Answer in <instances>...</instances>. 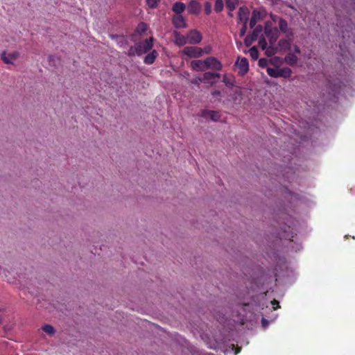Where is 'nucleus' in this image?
I'll use <instances>...</instances> for the list:
<instances>
[{"label": "nucleus", "mask_w": 355, "mask_h": 355, "mask_svg": "<svg viewBox=\"0 0 355 355\" xmlns=\"http://www.w3.org/2000/svg\"><path fill=\"white\" fill-rule=\"evenodd\" d=\"M266 71H267L268 75L272 78L282 77L284 78H289L292 73L291 69L288 67H284V68L267 67Z\"/></svg>", "instance_id": "nucleus-1"}, {"label": "nucleus", "mask_w": 355, "mask_h": 355, "mask_svg": "<svg viewBox=\"0 0 355 355\" xmlns=\"http://www.w3.org/2000/svg\"><path fill=\"white\" fill-rule=\"evenodd\" d=\"M153 38L150 37L149 39H146L143 42H139L136 43V46L137 49V55L140 56L144 53H146L150 51L153 46Z\"/></svg>", "instance_id": "nucleus-2"}, {"label": "nucleus", "mask_w": 355, "mask_h": 355, "mask_svg": "<svg viewBox=\"0 0 355 355\" xmlns=\"http://www.w3.org/2000/svg\"><path fill=\"white\" fill-rule=\"evenodd\" d=\"M183 53L189 58H200L203 54V50L200 47L194 46H185L182 51Z\"/></svg>", "instance_id": "nucleus-3"}, {"label": "nucleus", "mask_w": 355, "mask_h": 355, "mask_svg": "<svg viewBox=\"0 0 355 355\" xmlns=\"http://www.w3.org/2000/svg\"><path fill=\"white\" fill-rule=\"evenodd\" d=\"M207 68L216 71H220L223 68L222 63L215 57L210 56L206 58Z\"/></svg>", "instance_id": "nucleus-4"}, {"label": "nucleus", "mask_w": 355, "mask_h": 355, "mask_svg": "<svg viewBox=\"0 0 355 355\" xmlns=\"http://www.w3.org/2000/svg\"><path fill=\"white\" fill-rule=\"evenodd\" d=\"M235 66L239 68L238 73L240 76H244L249 70V63L246 58H239L235 62Z\"/></svg>", "instance_id": "nucleus-5"}, {"label": "nucleus", "mask_w": 355, "mask_h": 355, "mask_svg": "<svg viewBox=\"0 0 355 355\" xmlns=\"http://www.w3.org/2000/svg\"><path fill=\"white\" fill-rule=\"evenodd\" d=\"M202 39L200 33L196 30L191 31L187 34V40L189 44H199Z\"/></svg>", "instance_id": "nucleus-6"}, {"label": "nucleus", "mask_w": 355, "mask_h": 355, "mask_svg": "<svg viewBox=\"0 0 355 355\" xmlns=\"http://www.w3.org/2000/svg\"><path fill=\"white\" fill-rule=\"evenodd\" d=\"M206 63V59L202 60H194L191 62V67L193 70L196 71H203L207 69Z\"/></svg>", "instance_id": "nucleus-7"}, {"label": "nucleus", "mask_w": 355, "mask_h": 355, "mask_svg": "<svg viewBox=\"0 0 355 355\" xmlns=\"http://www.w3.org/2000/svg\"><path fill=\"white\" fill-rule=\"evenodd\" d=\"M250 11L249 9L243 6L241 7L239 10L238 12V19L239 21L242 22L243 24H247L248 21Z\"/></svg>", "instance_id": "nucleus-8"}, {"label": "nucleus", "mask_w": 355, "mask_h": 355, "mask_svg": "<svg viewBox=\"0 0 355 355\" xmlns=\"http://www.w3.org/2000/svg\"><path fill=\"white\" fill-rule=\"evenodd\" d=\"M172 22L177 28H183L187 27L184 17L181 15H175L172 18Z\"/></svg>", "instance_id": "nucleus-9"}, {"label": "nucleus", "mask_w": 355, "mask_h": 355, "mask_svg": "<svg viewBox=\"0 0 355 355\" xmlns=\"http://www.w3.org/2000/svg\"><path fill=\"white\" fill-rule=\"evenodd\" d=\"M19 53L17 51L7 54L3 52L1 54V59L6 64H13V62L19 57Z\"/></svg>", "instance_id": "nucleus-10"}, {"label": "nucleus", "mask_w": 355, "mask_h": 355, "mask_svg": "<svg viewBox=\"0 0 355 355\" xmlns=\"http://www.w3.org/2000/svg\"><path fill=\"white\" fill-rule=\"evenodd\" d=\"M201 9V5L199 2L191 0L187 6V11L189 14L197 15L200 12Z\"/></svg>", "instance_id": "nucleus-11"}, {"label": "nucleus", "mask_w": 355, "mask_h": 355, "mask_svg": "<svg viewBox=\"0 0 355 355\" xmlns=\"http://www.w3.org/2000/svg\"><path fill=\"white\" fill-rule=\"evenodd\" d=\"M201 116H209L213 121H218L220 119V114L218 111L203 110Z\"/></svg>", "instance_id": "nucleus-12"}, {"label": "nucleus", "mask_w": 355, "mask_h": 355, "mask_svg": "<svg viewBox=\"0 0 355 355\" xmlns=\"http://www.w3.org/2000/svg\"><path fill=\"white\" fill-rule=\"evenodd\" d=\"M277 29L274 30L266 28L265 33L269 38V42L270 46H273L277 40Z\"/></svg>", "instance_id": "nucleus-13"}, {"label": "nucleus", "mask_w": 355, "mask_h": 355, "mask_svg": "<svg viewBox=\"0 0 355 355\" xmlns=\"http://www.w3.org/2000/svg\"><path fill=\"white\" fill-rule=\"evenodd\" d=\"M223 82L227 87H232L234 85L235 78L233 75L225 73L223 76Z\"/></svg>", "instance_id": "nucleus-14"}, {"label": "nucleus", "mask_w": 355, "mask_h": 355, "mask_svg": "<svg viewBox=\"0 0 355 355\" xmlns=\"http://www.w3.org/2000/svg\"><path fill=\"white\" fill-rule=\"evenodd\" d=\"M186 8L185 4L182 2H175L172 7V10L177 15H180Z\"/></svg>", "instance_id": "nucleus-15"}, {"label": "nucleus", "mask_w": 355, "mask_h": 355, "mask_svg": "<svg viewBox=\"0 0 355 355\" xmlns=\"http://www.w3.org/2000/svg\"><path fill=\"white\" fill-rule=\"evenodd\" d=\"M157 56V51L155 50H153L145 56L144 62L146 64H151L154 62Z\"/></svg>", "instance_id": "nucleus-16"}, {"label": "nucleus", "mask_w": 355, "mask_h": 355, "mask_svg": "<svg viewBox=\"0 0 355 355\" xmlns=\"http://www.w3.org/2000/svg\"><path fill=\"white\" fill-rule=\"evenodd\" d=\"M187 42H188L187 37H185L183 35H181L180 33H177V32L175 33V42L178 46H183Z\"/></svg>", "instance_id": "nucleus-17"}, {"label": "nucleus", "mask_w": 355, "mask_h": 355, "mask_svg": "<svg viewBox=\"0 0 355 355\" xmlns=\"http://www.w3.org/2000/svg\"><path fill=\"white\" fill-rule=\"evenodd\" d=\"M220 77V74L218 73L207 71L203 74V78L202 79V80H211L216 78H219Z\"/></svg>", "instance_id": "nucleus-18"}, {"label": "nucleus", "mask_w": 355, "mask_h": 355, "mask_svg": "<svg viewBox=\"0 0 355 355\" xmlns=\"http://www.w3.org/2000/svg\"><path fill=\"white\" fill-rule=\"evenodd\" d=\"M259 18V12L257 10H253L251 18L250 19V27L254 28Z\"/></svg>", "instance_id": "nucleus-19"}, {"label": "nucleus", "mask_w": 355, "mask_h": 355, "mask_svg": "<svg viewBox=\"0 0 355 355\" xmlns=\"http://www.w3.org/2000/svg\"><path fill=\"white\" fill-rule=\"evenodd\" d=\"M285 61L289 65H294L297 63V58L293 53H288L285 57Z\"/></svg>", "instance_id": "nucleus-20"}, {"label": "nucleus", "mask_w": 355, "mask_h": 355, "mask_svg": "<svg viewBox=\"0 0 355 355\" xmlns=\"http://www.w3.org/2000/svg\"><path fill=\"white\" fill-rule=\"evenodd\" d=\"M238 3L239 0H225L226 7L230 11H233Z\"/></svg>", "instance_id": "nucleus-21"}, {"label": "nucleus", "mask_w": 355, "mask_h": 355, "mask_svg": "<svg viewBox=\"0 0 355 355\" xmlns=\"http://www.w3.org/2000/svg\"><path fill=\"white\" fill-rule=\"evenodd\" d=\"M42 329L50 336H53L55 334V329L50 324H44L42 327Z\"/></svg>", "instance_id": "nucleus-22"}, {"label": "nucleus", "mask_w": 355, "mask_h": 355, "mask_svg": "<svg viewBox=\"0 0 355 355\" xmlns=\"http://www.w3.org/2000/svg\"><path fill=\"white\" fill-rule=\"evenodd\" d=\"M278 25H279V28L280 29L281 31H282L283 33H286V31H287V27H288V24H287V21L282 19V18H280L279 20V22H278Z\"/></svg>", "instance_id": "nucleus-23"}, {"label": "nucleus", "mask_w": 355, "mask_h": 355, "mask_svg": "<svg viewBox=\"0 0 355 355\" xmlns=\"http://www.w3.org/2000/svg\"><path fill=\"white\" fill-rule=\"evenodd\" d=\"M148 28L147 24L144 22H140L137 28H136V32L139 34H141L146 31Z\"/></svg>", "instance_id": "nucleus-24"}, {"label": "nucleus", "mask_w": 355, "mask_h": 355, "mask_svg": "<svg viewBox=\"0 0 355 355\" xmlns=\"http://www.w3.org/2000/svg\"><path fill=\"white\" fill-rule=\"evenodd\" d=\"M249 53L251 58L254 60H257L259 57V51L255 46H252L250 49Z\"/></svg>", "instance_id": "nucleus-25"}, {"label": "nucleus", "mask_w": 355, "mask_h": 355, "mask_svg": "<svg viewBox=\"0 0 355 355\" xmlns=\"http://www.w3.org/2000/svg\"><path fill=\"white\" fill-rule=\"evenodd\" d=\"M257 40L255 37L252 35H248L245 37L244 40V43L246 46H250L252 44Z\"/></svg>", "instance_id": "nucleus-26"}, {"label": "nucleus", "mask_w": 355, "mask_h": 355, "mask_svg": "<svg viewBox=\"0 0 355 355\" xmlns=\"http://www.w3.org/2000/svg\"><path fill=\"white\" fill-rule=\"evenodd\" d=\"M223 0H216L214 5V10L216 12H220L223 9Z\"/></svg>", "instance_id": "nucleus-27"}, {"label": "nucleus", "mask_w": 355, "mask_h": 355, "mask_svg": "<svg viewBox=\"0 0 355 355\" xmlns=\"http://www.w3.org/2000/svg\"><path fill=\"white\" fill-rule=\"evenodd\" d=\"M262 32V26L261 25H258L257 26L252 33V35H253L254 37H255L257 39L259 36V35Z\"/></svg>", "instance_id": "nucleus-28"}, {"label": "nucleus", "mask_w": 355, "mask_h": 355, "mask_svg": "<svg viewBox=\"0 0 355 355\" xmlns=\"http://www.w3.org/2000/svg\"><path fill=\"white\" fill-rule=\"evenodd\" d=\"M258 44L259 46L263 50L266 49L268 46L267 42L264 37L259 38Z\"/></svg>", "instance_id": "nucleus-29"}, {"label": "nucleus", "mask_w": 355, "mask_h": 355, "mask_svg": "<svg viewBox=\"0 0 355 355\" xmlns=\"http://www.w3.org/2000/svg\"><path fill=\"white\" fill-rule=\"evenodd\" d=\"M135 55H137V46H136V44H135L134 46H131L128 52V56H135Z\"/></svg>", "instance_id": "nucleus-30"}, {"label": "nucleus", "mask_w": 355, "mask_h": 355, "mask_svg": "<svg viewBox=\"0 0 355 355\" xmlns=\"http://www.w3.org/2000/svg\"><path fill=\"white\" fill-rule=\"evenodd\" d=\"M159 0H146L147 5L150 8H155L157 6V3Z\"/></svg>", "instance_id": "nucleus-31"}, {"label": "nucleus", "mask_w": 355, "mask_h": 355, "mask_svg": "<svg viewBox=\"0 0 355 355\" xmlns=\"http://www.w3.org/2000/svg\"><path fill=\"white\" fill-rule=\"evenodd\" d=\"M268 61L266 58H261L259 60L258 64L260 67L264 68L268 65Z\"/></svg>", "instance_id": "nucleus-32"}, {"label": "nucleus", "mask_w": 355, "mask_h": 355, "mask_svg": "<svg viewBox=\"0 0 355 355\" xmlns=\"http://www.w3.org/2000/svg\"><path fill=\"white\" fill-rule=\"evenodd\" d=\"M205 12L207 15H209L211 12V3L210 2H206L205 3Z\"/></svg>", "instance_id": "nucleus-33"}, {"label": "nucleus", "mask_w": 355, "mask_h": 355, "mask_svg": "<svg viewBox=\"0 0 355 355\" xmlns=\"http://www.w3.org/2000/svg\"><path fill=\"white\" fill-rule=\"evenodd\" d=\"M266 53L268 56H272L275 53V50L273 47L269 46L266 49Z\"/></svg>", "instance_id": "nucleus-34"}, {"label": "nucleus", "mask_w": 355, "mask_h": 355, "mask_svg": "<svg viewBox=\"0 0 355 355\" xmlns=\"http://www.w3.org/2000/svg\"><path fill=\"white\" fill-rule=\"evenodd\" d=\"M246 31H247V24H243V26L241 28L240 33H239L240 37L244 36L246 33Z\"/></svg>", "instance_id": "nucleus-35"}, {"label": "nucleus", "mask_w": 355, "mask_h": 355, "mask_svg": "<svg viewBox=\"0 0 355 355\" xmlns=\"http://www.w3.org/2000/svg\"><path fill=\"white\" fill-rule=\"evenodd\" d=\"M271 304L272 305L273 310H277L278 308L280 307L279 305V302L277 301L276 300H273L272 301H271Z\"/></svg>", "instance_id": "nucleus-36"}, {"label": "nucleus", "mask_w": 355, "mask_h": 355, "mask_svg": "<svg viewBox=\"0 0 355 355\" xmlns=\"http://www.w3.org/2000/svg\"><path fill=\"white\" fill-rule=\"evenodd\" d=\"M202 81V79L198 77L191 80V83L193 85H199V83Z\"/></svg>", "instance_id": "nucleus-37"}, {"label": "nucleus", "mask_w": 355, "mask_h": 355, "mask_svg": "<svg viewBox=\"0 0 355 355\" xmlns=\"http://www.w3.org/2000/svg\"><path fill=\"white\" fill-rule=\"evenodd\" d=\"M203 50V53L209 54L211 51V47L209 46H205Z\"/></svg>", "instance_id": "nucleus-38"}, {"label": "nucleus", "mask_w": 355, "mask_h": 355, "mask_svg": "<svg viewBox=\"0 0 355 355\" xmlns=\"http://www.w3.org/2000/svg\"><path fill=\"white\" fill-rule=\"evenodd\" d=\"M212 96H220V92L218 90H215L214 92H212Z\"/></svg>", "instance_id": "nucleus-39"}, {"label": "nucleus", "mask_w": 355, "mask_h": 355, "mask_svg": "<svg viewBox=\"0 0 355 355\" xmlns=\"http://www.w3.org/2000/svg\"><path fill=\"white\" fill-rule=\"evenodd\" d=\"M261 322H262L263 326H264V327H265V326L267 324V323H268L267 320H266V319H264V318H263V319H262Z\"/></svg>", "instance_id": "nucleus-40"}, {"label": "nucleus", "mask_w": 355, "mask_h": 355, "mask_svg": "<svg viewBox=\"0 0 355 355\" xmlns=\"http://www.w3.org/2000/svg\"><path fill=\"white\" fill-rule=\"evenodd\" d=\"M295 51L297 53H300V48L298 46H295Z\"/></svg>", "instance_id": "nucleus-41"}, {"label": "nucleus", "mask_w": 355, "mask_h": 355, "mask_svg": "<svg viewBox=\"0 0 355 355\" xmlns=\"http://www.w3.org/2000/svg\"><path fill=\"white\" fill-rule=\"evenodd\" d=\"M2 322V318H1V316L0 315V324Z\"/></svg>", "instance_id": "nucleus-42"}]
</instances>
